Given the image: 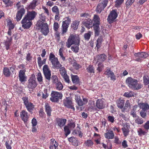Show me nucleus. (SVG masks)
<instances>
[{"instance_id":"obj_7","label":"nucleus","mask_w":149,"mask_h":149,"mask_svg":"<svg viewBox=\"0 0 149 149\" xmlns=\"http://www.w3.org/2000/svg\"><path fill=\"white\" fill-rule=\"evenodd\" d=\"M51 97L50 100L53 102H57L59 99H61L62 97V94L61 93L55 91H52L51 94Z\"/></svg>"},{"instance_id":"obj_11","label":"nucleus","mask_w":149,"mask_h":149,"mask_svg":"<svg viewBox=\"0 0 149 149\" xmlns=\"http://www.w3.org/2000/svg\"><path fill=\"white\" fill-rule=\"evenodd\" d=\"M43 71L45 78L49 81L51 78V72L47 65H45L43 66Z\"/></svg>"},{"instance_id":"obj_13","label":"nucleus","mask_w":149,"mask_h":149,"mask_svg":"<svg viewBox=\"0 0 149 149\" xmlns=\"http://www.w3.org/2000/svg\"><path fill=\"white\" fill-rule=\"evenodd\" d=\"M118 16V14L115 10L111 11L108 15L107 20L110 24L112 23Z\"/></svg>"},{"instance_id":"obj_14","label":"nucleus","mask_w":149,"mask_h":149,"mask_svg":"<svg viewBox=\"0 0 149 149\" xmlns=\"http://www.w3.org/2000/svg\"><path fill=\"white\" fill-rule=\"evenodd\" d=\"M20 117L25 124H27V122L29 121L30 114L25 110H22L20 113Z\"/></svg>"},{"instance_id":"obj_6","label":"nucleus","mask_w":149,"mask_h":149,"mask_svg":"<svg viewBox=\"0 0 149 149\" xmlns=\"http://www.w3.org/2000/svg\"><path fill=\"white\" fill-rule=\"evenodd\" d=\"M63 21L62 25V34H63L66 33L68 30L69 25L71 22V19L68 16L65 17Z\"/></svg>"},{"instance_id":"obj_51","label":"nucleus","mask_w":149,"mask_h":149,"mask_svg":"<svg viewBox=\"0 0 149 149\" xmlns=\"http://www.w3.org/2000/svg\"><path fill=\"white\" fill-rule=\"evenodd\" d=\"M135 122L138 125H141L143 123V121L142 118L138 117L135 120Z\"/></svg>"},{"instance_id":"obj_56","label":"nucleus","mask_w":149,"mask_h":149,"mask_svg":"<svg viewBox=\"0 0 149 149\" xmlns=\"http://www.w3.org/2000/svg\"><path fill=\"white\" fill-rule=\"evenodd\" d=\"M134 92H133L130 91L129 93L128 92L125 93L124 94V96L127 97H131L134 96Z\"/></svg>"},{"instance_id":"obj_22","label":"nucleus","mask_w":149,"mask_h":149,"mask_svg":"<svg viewBox=\"0 0 149 149\" xmlns=\"http://www.w3.org/2000/svg\"><path fill=\"white\" fill-rule=\"evenodd\" d=\"M45 108L47 116L49 118L51 116V113L52 111V108L48 103H46L45 104Z\"/></svg>"},{"instance_id":"obj_28","label":"nucleus","mask_w":149,"mask_h":149,"mask_svg":"<svg viewBox=\"0 0 149 149\" xmlns=\"http://www.w3.org/2000/svg\"><path fill=\"white\" fill-rule=\"evenodd\" d=\"M138 105L142 110L147 111L149 109V105L147 103L140 102L139 103Z\"/></svg>"},{"instance_id":"obj_41","label":"nucleus","mask_w":149,"mask_h":149,"mask_svg":"<svg viewBox=\"0 0 149 149\" xmlns=\"http://www.w3.org/2000/svg\"><path fill=\"white\" fill-rule=\"evenodd\" d=\"M59 69L60 73L62 77L67 74V72L64 67H61Z\"/></svg>"},{"instance_id":"obj_59","label":"nucleus","mask_w":149,"mask_h":149,"mask_svg":"<svg viewBox=\"0 0 149 149\" xmlns=\"http://www.w3.org/2000/svg\"><path fill=\"white\" fill-rule=\"evenodd\" d=\"M143 127L145 130L148 132L149 129V120L147 121L143 125Z\"/></svg>"},{"instance_id":"obj_36","label":"nucleus","mask_w":149,"mask_h":149,"mask_svg":"<svg viewBox=\"0 0 149 149\" xmlns=\"http://www.w3.org/2000/svg\"><path fill=\"white\" fill-rule=\"evenodd\" d=\"M86 70L87 72L89 73H95V68L93 65H89L87 67Z\"/></svg>"},{"instance_id":"obj_43","label":"nucleus","mask_w":149,"mask_h":149,"mask_svg":"<svg viewBox=\"0 0 149 149\" xmlns=\"http://www.w3.org/2000/svg\"><path fill=\"white\" fill-rule=\"evenodd\" d=\"M138 134L140 136H141L143 135H144L147 133V132H146L142 130L141 128H139L137 131Z\"/></svg>"},{"instance_id":"obj_64","label":"nucleus","mask_w":149,"mask_h":149,"mask_svg":"<svg viewBox=\"0 0 149 149\" xmlns=\"http://www.w3.org/2000/svg\"><path fill=\"white\" fill-rule=\"evenodd\" d=\"M84 36L85 40H88L91 36V35L90 33V32L89 33H85L84 34Z\"/></svg>"},{"instance_id":"obj_30","label":"nucleus","mask_w":149,"mask_h":149,"mask_svg":"<svg viewBox=\"0 0 149 149\" xmlns=\"http://www.w3.org/2000/svg\"><path fill=\"white\" fill-rule=\"evenodd\" d=\"M71 78L73 84H77L79 83V77L77 75H71Z\"/></svg>"},{"instance_id":"obj_16","label":"nucleus","mask_w":149,"mask_h":149,"mask_svg":"<svg viewBox=\"0 0 149 149\" xmlns=\"http://www.w3.org/2000/svg\"><path fill=\"white\" fill-rule=\"evenodd\" d=\"M14 70V68L12 67H10L9 68L4 67L3 69V74L5 77H8L14 73L13 72Z\"/></svg>"},{"instance_id":"obj_38","label":"nucleus","mask_w":149,"mask_h":149,"mask_svg":"<svg viewBox=\"0 0 149 149\" xmlns=\"http://www.w3.org/2000/svg\"><path fill=\"white\" fill-rule=\"evenodd\" d=\"M80 44H76L72 46L71 48V50L75 53L78 52L79 50V45Z\"/></svg>"},{"instance_id":"obj_12","label":"nucleus","mask_w":149,"mask_h":149,"mask_svg":"<svg viewBox=\"0 0 149 149\" xmlns=\"http://www.w3.org/2000/svg\"><path fill=\"white\" fill-rule=\"evenodd\" d=\"M63 103L64 106L65 107L72 109L73 111L75 110V108L74 107L73 103L70 98L66 97L63 100Z\"/></svg>"},{"instance_id":"obj_19","label":"nucleus","mask_w":149,"mask_h":149,"mask_svg":"<svg viewBox=\"0 0 149 149\" xmlns=\"http://www.w3.org/2000/svg\"><path fill=\"white\" fill-rule=\"evenodd\" d=\"M66 121L65 119L56 118V123L60 128H62L65 125Z\"/></svg>"},{"instance_id":"obj_20","label":"nucleus","mask_w":149,"mask_h":149,"mask_svg":"<svg viewBox=\"0 0 149 149\" xmlns=\"http://www.w3.org/2000/svg\"><path fill=\"white\" fill-rule=\"evenodd\" d=\"M58 144L55 139H51L50 140L49 148L50 149H58Z\"/></svg>"},{"instance_id":"obj_63","label":"nucleus","mask_w":149,"mask_h":149,"mask_svg":"<svg viewBox=\"0 0 149 149\" xmlns=\"http://www.w3.org/2000/svg\"><path fill=\"white\" fill-rule=\"evenodd\" d=\"M107 119L108 121L111 123H113L115 120V118L113 116H109L108 117Z\"/></svg>"},{"instance_id":"obj_37","label":"nucleus","mask_w":149,"mask_h":149,"mask_svg":"<svg viewBox=\"0 0 149 149\" xmlns=\"http://www.w3.org/2000/svg\"><path fill=\"white\" fill-rule=\"evenodd\" d=\"M7 21V26L8 27V29H14L15 25L12 23L11 20L10 19H6Z\"/></svg>"},{"instance_id":"obj_10","label":"nucleus","mask_w":149,"mask_h":149,"mask_svg":"<svg viewBox=\"0 0 149 149\" xmlns=\"http://www.w3.org/2000/svg\"><path fill=\"white\" fill-rule=\"evenodd\" d=\"M135 58V61L138 62H141L142 58H145L148 56V54L145 52L135 53L134 54Z\"/></svg>"},{"instance_id":"obj_61","label":"nucleus","mask_w":149,"mask_h":149,"mask_svg":"<svg viewBox=\"0 0 149 149\" xmlns=\"http://www.w3.org/2000/svg\"><path fill=\"white\" fill-rule=\"evenodd\" d=\"M135 0H127L125 3L127 7H129L134 3Z\"/></svg>"},{"instance_id":"obj_32","label":"nucleus","mask_w":149,"mask_h":149,"mask_svg":"<svg viewBox=\"0 0 149 149\" xmlns=\"http://www.w3.org/2000/svg\"><path fill=\"white\" fill-rule=\"evenodd\" d=\"M124 103V100H121V98H119L116 102L117 106L118 108L123 109Z\"/></svg>"},{"instance_id":"obj_1","label":"nucleus","mask_w":149,"mask_h":149,"mask_svg":"<svg viewBox=\"0 0 149 149\" xmlns=\"http://www.w3.org/2000/svg\"><path fill=\"white\" fill-rule=\"evenodd\" d=\"M138 82L137 79L131 77H128L125 81L126 84L130 88L135 90H139L143 86L142 84Z\"/></svg>"},{"instance_id":"obj_5","label":"nucleus","mask_w":149,"mask_h":149,"mask_svg":"<svg viewBox=\"0 0 149 149\" xmlns=\"http://www.w3.org/2000/svg\"><path fill=\"white\" fill-rule=\"evenodd\" d=\"M49 60L51 62L53 67L54 69H59L62 66L58 61V58L56 57L52 52L50 54Z\"/></svg>"},{"instance_id":"obj_47","label":"nucleus","mask_w":149,"mask_h":149,"mask_svg":"<svg viewBox=\"0 0 149 149\" xmlns=\"http://www.w3.org/2000/svg\"><path fill=\"white\" fill-rule=\"evenodd\" d=\"M25 10L24 8H21L19 10V21L25 14Z\"/></svg>"},{"instance_id":"obj_45","label":"nucleus","mask_w":149,"mask_h":149,"mask_svg":"<svg viewBox=\"0 0 149 149\" xmlns=\"http://www.w3.org/2000/svg\"><path fill=\"white\" fill-rule=\"evenodd\" d=\"M52 12L53 13L57 14L60 13L59 9L57 6H54L52 8Z\"/></svg>"},{"instance_id":"obj_48","label":"nucleus","mask_w":149,"mask_h":149,"mask_svg":"<svg viewBox=\"0 0 149 149\" xmlns=\"http://www.w3.org/2000/svg\"><path fill=\"white\" fill-rule=\"evenodd\" d=\"M19 69L20 70L19 71L20 72H26V65L24 64H21L19 65Z\"/></svg>"},{"instance_id":"obj_9","label":"nucleus","mask_w":149,"mask_h":149,"mask_svg":"<svg viewBox=\"0 0 149 149\" xmlns=\"http://www.w3.org/2000/svg\"><path fill=\"white\" fill-rule=\"evenodd\" d=\"M22 99L28 111L30 112H32L34 108L33 103L29 101L27 97H23Z\"/></svg>"},{"instance_id":"obj_35","label":"nucleus","mask_w":149,"mask_h":149,"mask_svg":"<svg viewBox=\"0 0 149 149\" xmlns=\"http://www.w3.org/2000/svg\"><path fill=\"white\" fill-rule=\"evenodd\" d=\"M37 1L36 0H33L28 6L29 9H34L36 6Z\"/></svg>"},{"instance_id":"obj_24","label":"nucleus","mask_w":149,"mask_h":149,"mask_svg":"<svg viewBox=\"0 0 149 149\" xmlns=\"http://www.w3.org/2000/svg\"><path fill=\"white\" fill-rule=\"evenodd\" d=\"M28 81L29 83L28 86L30 89L34 88L37 86V84L36 81L33 79H29Z\"/></svg>"},{"instance_id":"obj_46","label":"nucleus","mask_w":149,"mask_h":149,"mask_svg":"<svg viewBox=\"0 0 149 149\" xmlns=\"http://www.w3.org/2000/svg\"><path fill=\"white\" fill-rule=\"evenodd\" d=\"M47 89L46 88H45L43 91L42 92V98L44 99H46L49 96V94L47 93Z\"/></svg>"},{"instance_id":"obj_39","label":"nucleus","mask_w":149,"mask_h":149,"mask_svg":"<svg viewBox=\"0 0 149 149\" xmlns=\"http://www.w3.org/2000/svg\"><path fill=\"white\" fill-rule=\"evenodd\" d=\"M80 16L81 17L85 18V19H88L90 18L91 16L89 13L86 12L82 13L80 14Z\"/></svg>"},{"instance_id":"obj_55","label":"nucleus","mask_w":149,"mask_h":149,"mask_svg":"<svg viewBox=\"0 0 149 149\" xmlns=\"http://www.w3.org/2000/svg\"><path fill=\"white\" fill-rule=\"evenodd\" d=\"M98 67L97 70L99 72H101L103 69L104 66L101 63H99L98 65Z\"/></svg>"},{"instance_id":"obj_33","label":"nucleus","mask_w":149,"mask_h":149,"mask_svg":"<svg viewBox=\"0 0 149 149\" xmlns=\"http://www.w3.org/2000/svg\"><path fill=\"white\" fill-rule=\"evenodd\" d=\"M46 61V58H44L42 61L40 57H39L37 58L38 63L39 67L40 68L43 64H45Z\"/></svg>"},{"instance_id":"obj_2","label":"nucleus","mask_w":149,"mask_h":149,"mask_svg":"<svg viewBox=\"0 0 149 149\" xmlns=\"http://www.w3.org/2000/svg\"><path fill=\"white\" fill-rule=\"evenodd\" d=\"M36 29L38 30H40L42 33L45 36L48 35L49 32L48 26L46 23H44L39 20L36 23Z\"/></svg>"},{"instance_id":"obj_44","label":"nucleus","mask_w":149,"mask_h":149,"mask_svg":"<svg viewBox=\"0 0 149 149\" xmlns=\"http://www.w3.org/2000/svg\"><path fill=\"white\" fill-rule=\"evenodd\" d=\"M72 66L76 70H79L81 67L80 65L77 63L75 60H74L72 61Z\"/></svg>"},{"instance_id":"obj_21","label":"nucleus","mask_w":149,"mask_h":149,"mask_svg":"<svg viewBox=\"0 0 149 149\" xmlns=\"http://www.w3.org/2000/svg\"><path fill=\"white\" fill-rule=\"evenodd\" d=\"M114 134L112 130H109L104 133V136L105 138L108 139H113L114 137Z\"/></svg>"},{"instance_id":"obj_17","label":"nucleus","mask_w":149,"mask_h":149,"mask_svg":"<svg viewBox=\"0 0 149 149\" xmlns=\"http://www.w3.org/2000/svg\"><path fill=\"white\" fill-rule=\"evenodd\" d=\"M22 24V26L24 29H28L30 28L32 24V22L24 18L21 21Z\"/></svg>"},{"instance_id":"obj_62","label":"nucleus","mask_w":149,"mask_h":149,"mask_svg":"<svg viewBox=\"0 0 149 149\" xmlns=\"http://www.w3.org/2000/svg\"><path fill=\"white\" fill-rule=\"evenodd\" d=\"M123 113H120L119 114V116L121 118H122L123 119L125 120H126L127 119V117L126 116L127 113H125V111L123 112Z\"/></svg>"},{"instance_id":"obj_15","label":"nucleus","mask_w":149,"mask_h":149,"mask_svg":"<svg viewBox=\"0 0 149 149\" xmlns=\"http://www.w3.org/2000/svg\"><path fill=\"white\" fill-rule=\"evenodd\" d=\"M37 15V13L34 11H28L26 14L24 18L28 20V21H32L34 19Z\"/></svg>"},{"instance_id":"obj_27","label":"nucleus","mask_w":149,"mask_h":149,"mask_svg":"<svg viewBox=\"0 0 149 149\" xmlns=\"http://www.w3.org/2000/svg\"><path fill=\"white\" fill-rule=\"evenodd\" d=\"M107 56L105 54H102L97 55L95 59L97 62L100 63L104 62L106 59Z\"/></svg>"},{"instance_id":"obj_52","label":"nucleus","mask_w":149,"mask_h":149,"mask_svg":"<svg viewBox=\"0 0 149 149\" xmlns=\"http://www.w3.org/2000/svg\"><path fill=\"white\" fill-rule=\"evenodd\" d=\"M130 106V103L129 102V100H127L125 104V106L123 109H122V111L124 112L127 110V109L128 107Z\"/></svg>"},{"instance_id":"obj_54","label":"nucleus","mask_w":149,"mask_h":149,"mask_svg":"<svg viewBox=\"0 0 149 149\" xmlns=\"http://www.w3.org/2000/svg\"><path fill=\"white\" fill-rule=\"evenodd\" d=\"M37 79L38 81L40 83V84H42V77L41 73L40 72L38 73V74Z\"/></svg>"},{"instance_id":"obj_23","label":"nucleus","mask_w":149,"mask_h":149,"mask_svg":"<svg viewBox=\"0 0 149 149\" xmlns=\"http://www.w3.org/2000/svg\"><path fill=\"white\" fill-rule=\"evenodd\" d=\"M96 106L100 109H103L105 107V102L102 99H97L96 102Z\"/></svg>"},{"instance_id":"obj_60","label":"nucleus","mask_w":149,"mask_h":149,"mask_svg":"<svg viewBox=\"0 0 149 149\" xmlns=\"http://www.w3.org/2000/svg\"><path fill=\"white\" fill-rule=\"evenodd\" d=\"M146 110H142L140 111V114L141 116L143 118H145L146 116Z\"/></svg>"},{"instance_id":"obj_53","label":"nucleus","mask_w":149,"mask_h":149,"mask_svg":"<svg viewBox=\"0 0 149 149\" xmlns=\"http://www.w3.org/2000/svg\"><path fill=\"white\" fill-rule=\"evenodd\" d=\"M65 134L66 136L69 135L70 132L69 127L68 126H65L64 128Z\"/></svg>"},{"instance_id":"obj_8","label":"nucleus","mask_w":149,"mask_h":149,"mask_svg":"<svg viewBox=\"0 0 149 149\" xmlns=\"http://www.w3.org/2000/svg\"><path fill=\"white\" fill-rule=\"evenodd\" d=\"M99 2L97 6L96 10L97 12L100 13L107 6L108 0H99Z\"/></svg>"},{"instance_id":"obj_4","label":"nucleus","mask_w":149,"mask_h":149,"mask_svg":"<svg viewBox=\"0 0 149 149\" xmlns=\"http://www.w3.org/2000/svg\"><path fill=\"white\" fill-rule=\"evenodd\" d=\"M80 39L78 36L71 34L69 36L66 43V46L69 48L73 44H80Z\"/></svg>"},{"instance_id":"obj_57","label":"nucleus","mask_w":149,"mask_h":149,"mask_svg":"<svg viewBox=\"0 0 149 149\" xmlns=\"http://www.w3.org/2000/svg\"><path fill=\"white\" fill-rule=\"evenodd\" d=\"M51 79L52 81L53 84H56L58 82L57 77L55 75L52 76L51 77Z\"/></svg>"},{"instance_id":"obj_3","label":"nucleus","mask_w":149,"mask_h":149,"mask_svg":"<svg viewBox=\"0 0 149 149\" xmlns=\"http://www.w3.org/2000/svg\"><path fill=\"white\" fill-rule=\"evenodd\" d=\"M93 25L95 36H98L100 32V19L98 15H95L93 17Z\"/></svg>"},{"instance_id":"obj_26","label":"nucleus","mask_w":149,"mask_h":149,"mask_svg":"<svg viewBox=\"0 0 149 149\" xmlns=\"http://www.w3.org/2000/svg\"><path fill=\"white\" fill-rule=\"evenodd\" d=\"M27 77L25 75V72H19V81L22 84H24L27 81Z\"/></svg>"},{"instance_id":"obj_40","label":"nucleus","mask_w":149,"mask_h":149,"mask_svg":"<svg viewBox=\"0 0 149 149\" xmlns=\"http://www.w3.org/2000/svg\"><path fill=\"white\" fill-rule=\"evenodd\" d=\"M137 108V105H136L134 106L133 109L132 110L130 114L132 117L134 118L136 116V108Z\"/></svg>"},{"instance_id":"obj_42","label":"nucleus","mask_w":149,"mask_h":149,"mask_svg":"<svg viewBox=\"0 0 149 149\" xmlns=\"http://www.w3.org/2000/svg\"><path fill=\"white\" fill-rule=\"evenodd\" d=\"M56 89L59 91L62 90L63 87L62 84L60 81L58 82L56 84Z\"/></svg>"},{"instance_id":"obj_18","label":"nucleus","mask_w":149,"mask_h":149,"mask_svg":"<svg viewBox=\"0 0 149 149\" xmlns=\"http://www.w3.org/2000/svg\"><path fill=\"white\" fill-rule=\"evenodd\" d=\"M93 20L90 18L85 19L82 22V24L87 28L90 29L93 27Z\"/></svg>"},{"instance_id":"obj_31","label":"nucleus","mask_w":149,"mask_h":149,"mask_svg":"<svg viewBox=\"0 0 149 149\" xmlns=\"http://www.w3.org/2000/svg\"><path fill=\"white\" fill-rule=\"evenodd\" d=\"M68 140L74 146H78V140L74 137L72 136L69 138Z\"/></svg>"},{"instance_id":"obj_50","label":"nucleus","mask_w":149,"mask_h":149,"mask_svg":"<svg viewBox=\"0 0 149 149\" xmlns=\"http://www.w3.org/2000/svg\"><path fill=\"white\" fill-rule=\"evenodd\" d=\"M86 146L88 147H92L93 145V142L91 140H87L85 142Z\"/></svg>"},{"instance_id":"obj_58","label":"nucleus","mask_w":149,"mask_h":149,"mask_svg":"<svg viewBox=\"0 0 149 149\" xmlns=\"http://www.w3.org/2000/svg\"><path fill=\"white\" fill-rule=\"evenodd\" d=\"M59 26L58 23L54 22L53 25V29L55 31H57L59 28Z\"/></svg>"},{"instance_id":"obj_25","label":"nucleus","mask_w":149,"mask_h":149,"mask_svg":"<svg viewBox=\"0 0 149 149\" xmlns=\"http://www.w3.org/2000/svg\"><path fill=\"white\" fill-rule=\"evenodd\" d=\"M129 128L130 126L127 123L125 124L122 128L121 129L124 136L126 137L129 134L130 132Z\"/></svg>"},{"instance_id":"obj_49","label":"nucleus","mask_w":149,"mask_h":149,"mask_svg":"<svg viewBox=\"0 0 149 149\" xmlns=\"http://www.w3.org/2000/svg\"><path fill=\"white\" fill-rule=\"evenodd\" d=\"M143 82L145 85H148L149 84V77L148 75L143 76Z\"/></svg>"},{"instance_id":"obj_29","label":"nucleus","mask_w":149,"mask_h":149,"mask_svg":"<svg viewBox=\"0 0 149 149\" xmlns=\"http://www.w3.org/2000/svg\"><path fill=\"white\" fill-rule=\"evenodd\" d=\"M7 39L5 41L4 43L6 49L8 50L9 49L11 45L12 38V37L9 38L8 37H7Z\"/></svg>"},{"instance_id":"obj_34","label":"nucleus","mask_w":149,"mask_h":149,"mask_svg":"<svg viewBox=\"0 0 149 149\" xmlns=\"http://www.w3.org/2000/svg\"><path fill=\"white\" fill-rule=\"evenodd\" d=\"M79 24V21L77 20H75L73 21L71 24V27L74 30H77Z\"/></svg>"}]
</instances>
